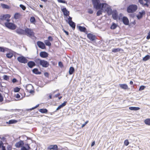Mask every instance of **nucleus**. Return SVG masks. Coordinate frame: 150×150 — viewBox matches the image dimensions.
<instances>
[{
  "label": "nucleus",
  "instance_id": "28",
  "mask_svg": "<svg viewBox=\"0 0 150 150\" xmlns=\"http://www.w3.org/2000/svg\"><path fill=\"white\" fill-rule=\"evenodd\" d=\"M9 50L5 47H0V52H4L6 51H8Z\"/></svg>",
  "mask_w": 150,
  "mask_h": 150
},
{
  "label": "nucleus",
  "instance_id": "10",
  "mask_svg": "<svg viewBox=\"0 0 150 150\" xmlns=\"http://www.w3.org/2000/svg\"><path fill=\"white\" fill-rule=\"evenodd\" d=\"M37 45L39 47L42 49H44L45 48V44L43 42L38 41L37 42Z\"/></svg>",
  "mask_w": 150,
  "mask_h": 150
},
{
  "label": "nucleus",
  "instance_id": "7",
  "mask_svg": "<svg viewBox=\"0 0 150 150\" xmlns=\"http://www.w3.org/2000/svg\"><path fill=\"white\" fill-rule=\"evenodd\" d=\"M25 35L29 36H32L34 35V33L32 30L26 28L25 30Z\"/></svg>",
  "mask_w": 150,
  "mask_h": 150
},
{
  "label": "nucleus",
  "instance_id": "58",
  "mask_svg": "<svg viewBox=\"0 0 150 150\" xmlns=\"http://www.w3.org/2000/svg\"><path fill=\"white\" fill-rule=\"evenodd\" d=\"M12 82L13 83H15L17 81V80L15 78H14L12 80Z\"/></svg>",
  "mask_w": 150,
  "mask_h": 150
},
{
  "label": "nucleus",
  "instance_id": "30",
  "mask_svg": "<svg viewBox=\"0 0 150 150\" xmlns=\"http://www.w3.org/2000/svg\"><path fill=\"white\" fill-rule=\"evenodd\" d=\"M18 121L15 120H9L8 122V124H11L17 123Z\"/></svg>",
  "mask_w": 150,
  "mask_h": 150
},
{
  "label": "nucleus",
  "instance_id": "38",
  "mask_svg": "<svg viewBox=\"0 0 150 150\" xmlns=\"http://www.w3.org/2000/svg\"><path fill=\"white\" fill-rule=\"evenodd\" d=\"M20 17V14L18 13H16L14 16V18L16 19H18Z\"/></svg>",
  "mask_w": 150,
  "mask_h": 150
},
{
  "label": "nucleus",
  "instance_id": "3",
  "mask_svg": "<svg viewBox=\"0 0 150 150\" xmlns=\"http://www.w3.org/2000/svg\"><path fill=\"white\" fill-rule=\"evenodd\" d=\"M137 6L135 4L129 5L127 8V11L129 13H132L135 12L137 9Z\"/></svg>",
  "mask_w": 150,
  "mask_h": 150
},
{
  "label": "nucleus",
  "instance_id": "36",
  "mask_svg": "<svg viewBox=\"0 0 150 150\" xmlns=\"http://www.w3.org/2000/svg\"><path fill=\"white\" fill-rule=\"evenodd\" d=\"M117 27V25L115 23H113L112 25L110 27V28L112 29H114L116 28Z\"/></svg>",
  "mask_w": 150,
  "mask_h": 150
},
{
  "label": "nucleus",
  "instance_id": "46",
  "mask_svg": "<svg viewBox=\"0 0 150 150\" xmlns=\"http://www.w3.org/2000/svg\"><path fill=\"white\" fill-rule=\"evenodd\" d=\"M146 38L147 40H149L150 38V30L148 34V35L147 36Z\"/></svg>",
  "mask_w": 150,
  "mask_h": 150
},
{
  "label": "nucleus",
  "instance_id": "41",
  "mask_svg": "<svg viewBox=\"0 0 150 150\" xmlns=\"http://www.w3.org/2000/svg\"><path fill=\"white\" fill-rule=\"evenodd\" d=\"M20 7L23 10H25L26 9L25 7L23 5L20 4Z\"/></svg>",
  "mask_w": 150,
  "mask_h": 150
},
{
  "label": "nucleus",
  "instance_id": "54",
  "mask_svg": "<svg viewBox=\"0 0 150 150\" xmlns=\"http://www.w3.org/2000/svg\"><path fill=\"white\" fill-rule=\"evenodd\" d=\"M15 97L17 98H20V96L19 94H17L15 96Z\"/></svg>",
  "mask_w": 150,
  "mask_h": 150
},
{
  "label": "nucleus",
  "instance_id": "57",
  "mask_svg": "<svg viewBox=\"0 0 150 150\" xmlns=\"http://www.w3.org/2000/svg\"><path fill=\"white\" fill-rule=\"evenodd\" d=\"M44 75L46 77H48L49 76L48 73L47 72H45L44 73Z\"/></svg>",
  "mask_w": 150,
  "mask_h": 150
},
{
  "label": "nucleus",
  "instance_id": "5",
  "mask_svg": "<svg viewBox=\"0 0 150 150\" xmlns=\"http://www.w3.org/2000/svg\"><path fill=\"white\" fill-rule=\"evenodd\" d=\"M5 26L11 30H14L16 28V26L13 23L8 22H6L5 23Z\"/></svg>",
  "mask_w": 150,
  "mask_h": 150
},
{
  "label": "nucleus",
  "instance_id": "59",
  "mask_svg": "<svg viewBox=\"0 0 150 150\" xmlns=\"http://www.w3.org/2000/svg\"><path fill=\"white\" fill-rule=\"evenodd\" d=\"M8 6L7 5H5V4H3V7L4 8H7V7Z\"/></svg>",
  "mask_w": 150,
  "mask_h": 150
},
{
  "label": "nucleus",
  "instance_id": "56",
  "mask_svg": "<svg viewBox=\"0 0 150 150\" xmlns=\"http://www.w3.org/2000/svg\"><path fill=\"white\" fill-rule=\"evenodd\" d=\"M48 40L50 41H52L53 40V38L51 36L48 37Z\"/></svg>",
  "mask_w": 150,
  "mask_h": 150
},
{
  "label": "nucleus",
  "instance_id": "25",
  "mask_svg": "<svg viewBox=\"0 0 150 150\" xmlns=\"http://www.w3.org/2000/svg\"><path fill=\"white\" fill-rule=\"evenodd\" d=\"M32 71L34 73L36 74H39L41 73V72L39 71L37 68L34 69Z\"/></svg>",
  "mask_w": 150,
  "mask_h": 150
},
{
  "label": "nucleus",
  "instance_id": "1",
  "mask_svg": "<svg viewBox=\"0 0 150 150\" xmlns=\"http://www.w3.org/2000/svg\"><path fill=\"white\" fill-rule=\"evenodd\" d=\"M104 12H107L109 15L112 13V10L108 4L105 3H102L100 9Z\"/></svg>",
  "mask_w": 150,
  "mask_h": 150
},
{
  "label": "nucleus",
  "instance_id": "43",
  "mask_svg": "<svg viewBox=\"0 0 150 150\" xmlns=\"http://www.w3.org/2000/svg\"><path fill=\"white\" fill-rule=\"evenodd\" d=\"M124 143L126 146H127L129 144L128 140L127 139L125 140L124 141Z\"/></svg>",
  "mask_w": 150,
  "mask_h": 150
},
{
  "label": "nucleus",
  "instance_id": "64",
  "mask_svg": "<svg viewBox=\"0 0 150 150\" xmlns=\"http://www.w3.org/2000/svg\"><path fill=\"white\" fill-rule=\"evenodd\" d=\"M8 149V150H11V148L10 147V146H8L7 147Z\"/></svg>",
  "mask_w": 150,
  "mask_h": 150
},
{
  "label": "nucleus",
  "instance_id": "32",
  "mask_svg": "<svg viewBox=\"0 0 150 150\" xmlns=\"http://www.w3.org/2000/svg\"><path fill=\"white\" fill-rule=\"evenodd\" d=\"M144 123L146 125H150V119H147L145 120Z\"/></svg>",
  "mask_w": 150,
  "mask_h": 150
},
{
  "label": "nucleus",
  "instance_id": "63",
  "mask_svg": "<svg viewBox=\"0 0 150 150\" xmlns=\"http://www.w3.org/2000/svg\"><path fill=\"white\" fill-rule=\"evenodd\" d=\"M95 144V142L94 141L91 144V146H93Z\"/></svg>",
  "mask_w": 150,
  "mask_h": 150
},
{
  "label": "nucleus",
  "instance_id": "31",
  "mask_svg": "<svg viewBox=\"0 0 150 150\" xmlns=\"http://www.w3.org/2000/svg\"><path fill=\"white\" fill-rule=\"evenodd\" d=\"M74 68L72 67H71L69 68V74L71 75L74 72Z\"/></svg>",
  "mask_w": 150,
  "mask_h": 150
},
{
  "label": "nucleus",
  "instance_id": "11",
  "mask_svg": "<svg viewBox=\"0 0 150 150\" xmlns=\"http://www.w3.org/2000/svg\"><path fill=\"white\" fill-rule=\"evenodd\" d=\"M24 144L23 141H20L16 143L15 146L16 148L22 147L23 146Z\"/></svg>",
  "mask_w": 150,
  "mask_h": 150
},
{
  "label": "nucleus",
  "instance_id": "15",
  "mask_svg": "<svg viewBox=\"0 0 150 150\" xmlns=\"http://www.w3.org/2000/svg\"><path fill=\"white\" fill-rule=\"evenodd\" d=\"M87 37L90 40L92 41H94L95 38V35L91 33L88 34L87 35Z\"/></svg>",
  "mask_w": 150,
  "mask_h": 150
},
{
  "label": "nucleus",
  "instance_id": "12",
  "mask_svg": "<svg viewBox=\"0 0 150 150\" xmlns=\"http://www.w3.org/2000/svg\"><path fill=\"white\" fill-rule=\"evenodd\" d=\"M145 14V11L144 10H142L141 12H139L138 14L137 15V17L138 19L141 18L143 15Z\"/></svg>",
  "mask_w": 150,
  "mask_h": 150
},
{
  "label": "nucleus",
  "instance_id": "23",
  "mask_svg": "<svg viewBox=\"0 0 150 150\" xmlns=\"http://www.w3.org/2000/svg\"><path fill=\"white\" fill-rule=\"evenodd\" d=\"M68 23L74 29L75 27V23L72 21H68Z\"/></svg>",
  "mask_w": 150,
  "mask_h": 150
},
{
  "label": "nucleus",
  "instance_id": "18",
  "mask_svg": "<svg viewBox=\"0 0 150 150\" xmlns=\"http://www.w3.org/2000/svg\"><path fill=\"white\" fill-rule=\"evenodd\" d=\"M13 52L10 50L8 51V52L6 54V56L8 58L10 59L13 57Z\"/></svg>",
  "mask_w": 150,
  "mask_h": 150
},
{
  "label": "nucleus",
  "instance_id": "24",
  "mask_svg": "<svg viewBox=\"0 0 150 150\" xmlns=\"http://www.w3.org/2000/svg\"><path fill=\"white\" fill-rule=\"evenodd\" d=\"M67 102H64L62 104L59 106L57 108L56 110H57L65 106Z\"/></svg>",
  "mask_w": 150,
  "mask_h": 150
},
{
  "label": "nucleus",
  "instance_id": "42",
  "mask_svg": "<svg viewBox=\"0 0 150 150\" xmlns=\"http://www.w3.org/2000/svg\"><path fill=\"white\" fill-rule=\"evenodd\" d=\"M58 2L59 3H66L67 4L66 1L64 0H57Z\"/></svg>",
  "mask_w": 150,
  "mask_h": 150
},
{
  "label": "nucleus",
  "instance_id": "14",
  "mask_svg": "<svg viewBox=\"0 0 150 150\" xmlns=\"http://www.w3.org/2000/svg\"><path fill=\"white\" fill-rule=\"evenodd\" d=\"M17 33L19 35H25V30L22 29L18 28L16 30Z\"/></svg>",
  "mask_w": 150,
  "mask_h": 150
},
{
  "label": "nucleus",
  "instance_id": "35",
  "mask_svg": "<svg viewBox=\"0 0 150 150\" xmlns=\"http://www.w3.org/2000/svg\"><path fill=\"white\" fill-rule=\"evenodd\" d=\"M150 57V56L149 55H147L143 58V60L144 61H146L149 59Z\"/></svg>",
  "mask_w": 150,
  "mask_h": 150
},
{
  "label": "nucleus",
  "instance_id": "52",
  "mask_svg": "<svg viewBox=\"0 0 150 150\" xmlns=\"http://www.w3.org/2000/svg\"><path fill=\"white\" fill-rule=\"evenodd\" d=\"M88 12L90 14H92L93 13V12L91 9H89L88 10Z\"/></svg>",
  "mask_w": 150,
  "mask_h": 150
},
{
  "label": "nucleus",
  "instance_id": "19",
  "mask_svg": "<svg viewBox=\"0 0 150 150\" xmlns=\"http://www.w3.org/2000/svg\"><path fill=\"white\" fill-rule=\"evenodd\" d=\"M122 21L123 23L125 25H128L129 24V21L127 18L125 17H123Z\"/></svg>",
  "mask_w": 150,
  "mask_h": 150
},
{
  "label": "nucleus",
  "instance_id": "8",
  "mask_svg": "<svg viewBox=\"0 0 150 150\" xmlns=\"http://www.w3.org/2000/svg\"><path fill=\"white\" fill-rule=\"evenodd\" d=\"M18 61L20 63L25 64L27 62L28 60L23 56L19 57L17 58Z\"/></svg>",
  "mask_w": 150,
  "mask_h": 150
},
{
  "label": "nucleus",
  "instance_id": "17",
  "mask_svg": "<svg viewBox=\"0 0 150 150\" xmlns=\"http://www.w3.org/2000/svg\"><path fill=\"white\" fill-rule=\"evenodd\" d=\"M57 145H51L48 148V150H57Z\"/></svg>",
  "mask_w": 150,
  "mask_h": 150
},
{
  "label": "nucleus",
  "instance_id": "44",
  "mask_svg": "<svg viewBox=\"0 0 150 150\" xmlns=\"http://www.w3.org/2000/svg\"><path fill=\"white\" fill-rule=\"evenodd\" d=\"M20 90V88L18 87H16L14 88V91L15 92H18Z\"/></svg>",
  "mask_w": 150,
  "mask_h": 150
},
{
  "label": "nucleus",
  "instance_id": "21",
  "mask_svg": "<svg viewBox=\"0 0 150 150\" xmlns=\"http://www.w3.org/2000/svg\"><path fill=\"white\" fill-rule=\"evenodd\" d=\"M28 66L30 68H32L35 65V63L33 61H30L27 64Z\"/></svg>",
  "mask_w": 150,
  "mask_h": 150
},
{
  "label": "nucleus",
  "instance_id": "6",
  "mask_svg": "<svg viewBox=\"0 0 150 150\" xmlns=\"http://www.w3.org/2000/svg\"><path fill=\"white\" fill-rule=\"evenodd\" d=\"M10 15L9 14L2 15L0 16V19L2 21H6L7 22L10 21L9 18L10 17Z\"/></svg>",
  "mask_w": 150,
  "mask_h": 150
},
{
  "label": "nucleus",
  "instance_id": "37",
  "mask_svg": "<svg viewBox=\"0 0 150 150\" xmlns=\"http://www.w3.org/2000/svg\"><path fill=\"white\" fill-rule=\"evenodd\" d=\"M121 49L120 48H116V49H113L112 50V52H118L119 51H120L121 50Z\"/></svg>",
  "mask_w": 150,
  "mask_h": 150
},
{
  "label": "nucleus",
  "instance_id": "9",
  "mask_svg": "<svg viewBox=\"0 0 150 150\" xmlns=\"http://www.w3.org/2000/svg\"><path fill=\"white\" fill-rule=\"evenodd\" d=\"M26 88L27 91L30 93H32L33 92L32 90L33 86L31 84H28L26 86Z\"/></svg>",
  "mask_w": 150,
  "mask_h": 150
},
{
  "label": "nucleus",
  "instance_id": "40",
  "mask_svg": "<svg viewBox=\"0 0 150 150\" xmlns=\"http://www.w3.org/2000/svg\"><path fill=\"white\" fill-rule=\"evenodd\" d=\"M30 20L31 22L33 23L35 21V19L34 17H31Z\"/></svg>",
  "mask_w": 150,
  "mask_h": 150
},
{
  "label": "nucleus",
  "instance_id": "4",
  "mask_svg": "<svg viewBox=\"0 0 150 150\" xmlns=\"http://www.w3.org/2000/svg\"><path fill=\"white\" fill-rule=\"evenodd\" d=\"M93 7L96 9H99L101 8L102 4L100 2L99 0H92Z\"/></svg>",
  "mask_w": 150,
  "mask_h": 150
},
{
  "label": "nucleus",
  "instance_id": "49",
  "mask_svg": "<svg viewBox=\"0 0 150 150\" xmlns=\"http://www.w3.org/2000/svg\"><path fill=\"white\" fill-rule=\"evenodd\" d=\"M58 65L60 67H63V65L62 63L61 62H59L58 63Z\"/></svg>",
  "mask_w": 150,
  "mask_h": 150
},
{
  "label": "nucleus",
  "instance_id": "16",
  "mask_svg": "<svg viewBox=\"0 0 150 150\" xmlns=\"http://www.w3.org/2000/svg\"><path fill=\"white\" fill-rule=\"evenodd\" d=\"M40 56L42 58H45L48 57V54L45 52H41L40 53Z\"/></svg>",
  "mask_w": 150,
  "mask_h": 150
},
{
  "label": "nucleus",
  "instance_id": "45",
  "mask_svg": "<svg viewBox=\"0 0 150 150\" xmlns=\"http://www.w3.org/2000/svg\"><path fill=\"white\" fill-rule=\"evenodd\" d=\"M145 88V87L144 86H141L139 88V90L140 91H142V90H143Z\"/></svg>",
  "mask_w": 150,
  "mask_h": 150
},
{
  "label": "nucleus",
  "instance_id": "53",
  "mask_svg": "<svg viewBox=\"0 0 150 150\" xmlns=\"http://www.w3.org/2000/svg\"><path fill=\"white\" fill-rule=\"evenodd\" d=\"M88 121L86 122L84 124H83L82 125L81 127H84L88 123Z\"/></svg>",
  "mask_w": 150,
  "mask_h": 150
},
{
  "label": "nucleus",
  "instance_id": "51",
  "mask_svg": "<svg viewBox=\"0 0 150 150\" xmlns=\"http://www.w3.org/2000/svg\"><path fill=\"white\" fill-rule=\"evenodd\" d=\"M39 105V104H38L35 107H33V108H30V109H29V110H33L34 109H35L36 108H37L38 107Z\"/></svg>",
  "mask_w": 150,
  "mask_h": 150
},
{
  "label": "nucleus",
  "instance_id": "47",
  "mask_svg": "<svg viewBox=\"0 0 150 150\" xmlns=\"http://www.w3.org/2000/svg\"><path fill=\"white\" fill-rule=\"evenodd\" d=\"M8 77L6 75H4V79L6 80H7L8 79Z\"/></svg>",
  "mask_w": 150,
  "mask_h": 150
},
{
  "label": "nucleus",
  "instance_id": "26",
  "mask_svg": "<svg viewBox=\"0 0 150 150\" xmlns=\"http://www.w3.org/2000/svg\"><path fill=\"white\" fill-rule=\"evenodd\" d=\"M78 28L79 30L81 32H85L86 31V29L84 27L79 26L78 27Z\"/></svg>",
  "mask_w": 150,
  "mask_h": 150
},
{
  "label": "nucleus",
  "instance_id": "22",
  "mask_svg": "<svg viewBox=\"0 0 150 150\" xmlns=\"http://www.w3.org/2000/svg\"><path fill=\"white\" fill-rule=\"evenodd\" d=\"M30 147L28 144L25 145V146H23L21 148V150H29Z\"/></svg>",
  "mask_w": 150,
  "mask_h": 150
},
{
  "label": "nucleus",
  "instance_id": "62",
  "mask_svg": "<svg viewBox=\"0 0 150 150\" xmlns=\"http://www.w3.org/2000/svg\"><path fill=\"white\" fill-rule=\"evenodd\" d=\"M147 2H146L145 3H144L143 5L144 6H146L147 7H148L149 5L147 4Z\"/></svg>",
  "mask_w": 150,
  "mask_h": 150
},
{
  "label": "nucleus",
  "instance_id": "55",
  "mask_svg": "<svg viewBox=\"0 0 150 150\" xmlns=\"http://www.w3.org/2000/svg\"><path fill=\"white\" fill-rule=\"evenodd\" d=\"M139 1L141 4L143 5L144 3H143V0H139Z\"/></svg>",
  "mask_w": 150,
  "mask_h": 150
},
{
  "label": "nucleus",
  "instance_id": "39",
  "mask_svg": "<svg viewBox=\"0 0 150 150\" xmlns=\"http://www.w3.org/2000/svg\"><path fill=\"white\" fill-rule=\"evenodd\" d=\"M103 12L102 10L98 11L97 13V16H99L100 15L102 14V13Z\"/></svg>",
  "mask_w": 150,
  "mask_h": 150
},
{
  "label": "nucleus",
  "instance_id": "48",
  "mask_svg": "<svg viewBox=\"0 0 150 150\" xmlns=\"http://www.w3.org/2000/svg\"><path fill=\"white\" fill-rule=\"evenodd\" d=\"M3 98L1 94H0V102H1L3 101Z\"/></svg>",
  "mask_w": 150,
  "mask_h": 150
},
{
  "label": "nucleus",
  "instance_id": "13",
  "mask_svg": "<svg viewBox=\"0 0 150 150\" xmlns=\"http://www.w3.org/2000/svg\"><path fill=\"white\" fill-rule=\"evenodd\" d=\"M61 11L63 12L64 16H69V12L67 10L66 8H61Z\"/></svg>",
  "mask_w": 150,
  "mask_h": 150
},
{
  "label": "nucleus",
  "instance_id": "60",
  "mask_svg": "<svg viewBox=\"0 0 150 150\" xmlns=\"http://www.w3.org/2000/svg\"><path fill=\"white\" fill-rule=\"evenodd\" d=\"M69 16V18H68V19L69 20V21H72L71 20V19H72V18L70 17V16Z\"/></svg>",
  "mask_w": 150,
  "mask_h": 150
},
{
  "label": "nucleus",
  "instance_id": "27",
  "mask_svg": "<svg viewBox=\"0 0 150 150\" xmlns=\"http://www.w3.org/2000/svg\"><path fill=\"white\" fill-rule=\"evenodd\" d=\"M129 110H139L140 108L139 107H129Z\"/></svg>",
  "mask_w": 150,
  "mask_h": 150
},
{
  "label": "nucleus",
  "instance_id": "2",
  "mask_svg": "<svg viewBox=\"0 0 150 150\" xmlns=\"http://www.w3.org/2000/svg\"><path fill=\"white\" fill-rule=\"evenodd\" d=\"M35 62L37 64H39L44 67H47L49 65V64L47 61L41 60L40 59H36Z\"/></svg>",
  "mask_w": 150,
  "mask_h": 150
},
{
  "label": "nucleus",
  "instance_id": "61",
  "mask_svg": "<svg viewBox=\"0 0 150 150\" xmlns=\"http://www.w3.org/2000/svg\"><path fill=\"white\" fill-rule=\"evenodd\" d=\"M60 95V93H58L55 95L54 96V97H58Z\"/></svg>",
  "mask_w": 150,
  "mask_h": 150
},
{
  "label": "nucleus",
  "instance_id": "34",
  "mask_svg": "<svg viewBox=\"0 0 150 150\" xmlns=\"http://www.w3.org/2000/svg\"><path fill=\"white\" fill-rule=\"evenodd\" d=\"M44 42L45 45L47 46H50L51 45V43L50 42L47 40H45Z\"/></svg>",
  "mask_w": 150,
  "mask_h": 150
},
{
  "label": "nucleus",
  "instance_id": "29",
  "mask_svg": "<svg viewBox=\"0 0 150 150\" xmlns=\"http://www.w3.org/2000/svg\"><path fill=\"white\" fill-rule=\"evenodd\" d=\"M113 18L115 20H116L118 18V15L116 12L112 14Z\"/></svg>",
  "mask_w": 150,
  "mask_h": 150
},
{
  "label": "nucleus",
  "instance_id": "20",
  "mask_svg": "<svg viewBox=\"0 0 150 150\" xmlns=\"http://www.w3.org/2000/svg\"><path fill=\"white\" fill-rule=\"evenodd\" d=\"M120 87L124 89H128V86L126 84H119Z\"/></svg>",
  "mask_w": 150,
  "mask_h": 150
},
{
  "label": "nucleus",
  "instance_id": "50",
  "mask_svg": "<svg viewBox=\"0 0 150 150\" xmlns=\"http://www.w3.org/2000/svg\"><path fill=\"white\" fill-rule=\"evenodd\" d=\"M3 144L2 142V141H0V148H2V146H3Z\"/></svg>",
  "mask_w": 150,
  "mask_h": 150
},
{
  "label": "nucleus",
  "instance_id": "33",
  "mask_svg": "<svg viewBox=\"0 0 150 150\" xmlns=\"http://www.w3.org/2000/svg\"><path fill=\"white\" fill-rule=\"evenodd\" d=\"M39 111L40 112L42 113H46L47 112V110L46 109H40Z\"/></svg>",
  "mask_w": 150,
  "mask_h": 150
}]
</instances>
